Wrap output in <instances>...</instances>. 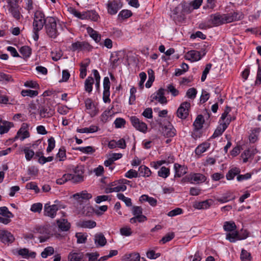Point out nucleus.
I'll return each instance as SVG.
<instances>
[{"mask_svg": "<svg viewBox=\"0 0 261 261\" xmlns=\"http://www.w3.org/2000/svg\"><path fill=\"white\" fill-rule=\"evenodd\" d=\"M164 91L165 90L163 88L159 89L156 92V95L154 94V95L152 96V99L158 100V101L162 104L166 103L167 100L166 97L164 96Z\"/></svg>", "mask_w": 261, "mask_h": 261, "instance_id": "20", "label": "nucleus"}, {"mask_svg": "<svg viewBox=\"0 0 261 261\" xmlns=\"http://www.w3.org/2000/svg\"><path fill=\"white\" fill-rule=\"evenodd\" d=\"M139 176H147L148 177L151 174V171L146 166L144 165H141L139 168Z\"/></svg>", "mask_w": 261, "mask_h": 261, "instance_id": "41", "label": "nucleus"}, {"mask_svg": "<svg viewBox=\"0 0 261 261\" xmlns=\"http://www.w3.org/2000/svg\"><path fill=\"white\" fill-rule=\"evenodd\" d=\"M61 208V205L58 204L49 205L46 203L44 205V215L54 218L56 216L57 212Z\"/></svg>", "mask_w": 261, "mask_h": 261, "instance_id": "7", "label": "nucleus"}, {"mask_svg": "<svg viewBox=\"0 0 261 261\" xmlns=\"http://www.w3.org/2000/svg\"><path fill=\"white\" fill-rule=\"evenodd\" d=\"M59 228L64 231H67L70 227V224L68 222L67 220L65 219L58 220L57 221Z\"/></svg>", "mask_w": 261, "mask_h": 261, "instance_id": "30", "label": "nucleus"}, {"mask_svg": "<svg viewBox=\"0 0 261 261\" xmlns=\"http://www.w3.org/2000/svg\"><path fill=\"white\" fill-rule=\"evenodd\" d=\"M19 51L24 58H28L31 55L32 49L28 46H23L20 48Z\"/></svg>", "mask_w": 261, "mask_h": 261, "instance_id": "43", "label": "nucleus"}, {"mask_svg": "<svg viewBox=\"0 0 261 261\" xmlns=\"http://www.w3.org/2000/svg\"><path fill=\"white\" fill-rule=\"evenodd\" d=\"M241 170L240 168L237 167H233L230 169L226 175V177L227 180H232L234 177L240 174Z\"/></svg>", "mask_w": 261, "mask_h": 261, "instance_id": "34", "label": "nucleus"}, {"mask_svg": "<svg viewBox=\"0 0 261 261\" xmlns=\"http://www.w3.org/2000/svg\"><path fill=\"white\" fill-rule=\"evenodd\" d=\"M94 241L95 244H97L100 246H103L107 243L106 239L102 233L95 234Z\"/></svg>", "mask_w": 261, "mask_h": 261, "instance_id": "33", "label": "nucleus"}, {"mask_svg": "<svg viewBox=\"0 0 261 261\" xmlns=\"http://www.w3.org/2000/svg\"><path fill=\"white\" fill-rule=\"evenodd\" d=\"M39 110L42 118L51 117L54 114V111L48 106H41L39 107Z\"/></svg>", "mask_w": 261, "mask_h": 261, "instance_id": "19", "label": "nucleus"}, {"mask_svg": "<svg viewBox=\"0 0 261 261\" xmlns=\"http://www.w3.org/2000/svg\"><path fill=\"white\" fill-rule=\"evenodd\" d=\"M188 179V181L191 184H193L195 182H196V184L203 182L206 179L205 176L204 175L200 173L190 174Z\"/></svg>", "mask_w": 261, "mask_h": 261, "instance_id": "16", "label": "nucleus"}, {"mask_svg": "<svg viewBox=\"0 0 261 261\" xmlns=\"http://www.w3.org/2000/svg\"><path fill=\"white\" fill-rule=\"evenodd\" d=\"M87 31L89 36L95 41V42L98 43L100 42L101 40V35L98 34L97 31L89 27L87 28Z\"/></svg>", "mask_w": 261, "mask_h": 261, "instance_id": "26", "label": "nucleus"}, {"mask_svg": "<svg viewBox=\"0 0 261 261\" xmlns=\"http://www.w3.org/2000/svg\"><path fill=\"white\" fill-rule=\"evenodd\" d=\"M55 250L53 247L48 246L46 247L41 252V256L42 258H46L48 256H50L54 253Z\"/></svg>", "mask_w": 261, "mask_h": 261, "instance_id": "45", "label": "nucleus"}, {"mask_svg": "<svg viewBox=\"0 0 261 261\" xmlns=\"http://www.w3.org/2000/svg\"><path fill=\"white\" fill-rule=\"evenodd\" d=\"M132 15V13L130 10H123L121 11L119 14V16L122 18H127Z\"/></svg>", "mask_w": 261, "mask_h": 261, "instance_id": "63", "label": "nucleus"}, {"mask_svg": "<svg viewBox=\"0 0 261 261\" xmlns=\"http://www.w3.org/2000/svg\"><path fill=\"white\" fill-rule=\"evenodd\" d=\"M117 198L124 202L127 206H131L132 205V200L130 198L126 197L122 193H118L117 194Z\"/></svg>", "mask_w": 261, "mask_h": 261, "instance_id": "51", "label": "nucleus"}, {"mask_svg": "<svg viewBox=\"0 0 261 261\" xmlns=\"http://www.w3.org/2000/svg\"><path fill=\"white\" fill-rule=\"evenodd\" d=\"M226 16V23H230L234 21L241 20L243 18V14L241 12H233L232 13L225 14Z\"/></svg>", "mask_w": 261, "mask_h": 261, "instance_id": "18", "label": "nucleus"}, {"mask_svg": "<svg viewBox=\"0 0 261 261\" xmlns=\"http://www.w3.org/2000/svg\"><path fill=\"white\" fill-rule=\"evenodd\" d=\"M77 225L82 228H93L96 226V223L94 221L89 220H81L77 222Z\"/></svg>", "mask_w": 261, "mask_h": 261, "instance_id": "22", "label": "nucleus"}, {"mask_svg": "<svg viewBox=\"0 0 261 261\" xmlns=\"http://www.w3.org/2000/svg\"><path fill=\"white\" fill-rule=\"evenodd\" d=\"M174 169L175 170V177H180L187 172V168L177 163L174 165Z\"/></svg>", "mask_w": 261, "mask_h": 261, "instance_id": "21", "label": "nucleus"}, {"mask_svg": "<svg viewBox=\"0 0 261 261\" xmlns=\"http://www.w3.org/2000/svg\"><path fill=\"white\" fill-rule=\"evenodd\" d=\"M22 151L25 153V158L27 161H30L35 154L34 151L29 147H24Z\"/></svg>", "mask_w": 261, "mask_h": 261, "instance_id": "48", "label": "nucleus"}, {"mask_svg": "<svg viewBox=\"0 0 261 261\" xmlns=\"http://www.w3.org/2000/svg\"><path fill=\"white\" fill-rule=\"evenodd\" d=\"M29 124L27 123H23L21 127L17 133L15 137V140L20 138L21 141L30 137V133L28 131Z\"/></svg>", "mask_w": 261, "mask_h": 261, "instance_id": "10", "label": "nucleus"}, {"mask_svg": "<svg viewBox=\"0 0 261 261\" xmlns=\"http://www.w3.org/2000/svg\"><path fill=\"white\" fill-rule=\"evenodd\" d=\"M234 198V197H232V193L229 191L224 194L221 197L217 198L216 200L221 203H225Z\"/></svg>", "mask_w": 261, "mask_h": 261, "instance_id": "37", "label": "nucleus"}, {"mask_svg": "<svg viewBox=\"0 0 261 261\" xmlns=\"http://www.w3.org/2000/svg\"><path fill=\"white\" fill-rule=\"evenodd\" d=\"M85 103L86 108L87 110H92L94 109L93 111H92V113L90 115L92 116H95L97 114V111L96 110L94 104L92 102V100L91 98H87L85 100Z\"/></svg>", "mask_w": 261, "mask_h": 261, "instance_id": "32", "label": "nucleus"}, {"mask_svg": "<svg viewBox=\"0 0 261 261\" xmlns=\"http://www.w3.org/2000/svg\"><path fill=\"white\" fill-rule=\"evenodd\" d=\"M190 107L189 102L185 101L181 103L177 110V116L182 119H186L189 115Z\"/></svg>", "mask_w": 261, "mask_h": 261, "instance_id": "6", "label": "nucleus"}, {"mask_svg": "<svg viewBox=\"0 0 261 261\" xmlns=\"http://www.w3.org/2000/svg\"><path fill=\"white\" fill-rule=\"evenodd\" d=\"M211 200H206L200 202H195L193 204V207L196 209H207L209 208L211 203L209 202Z\"/></svg>", "mask_w": 261, "mask_h": 261, "instance_id": "28", "label": "nucleus"}, {"mask_svg": "<svg viewBox=\"0 0 261 261\" xmlns=\"http://www.w3.org/2000/svg\"><path fill=\"white\" fill-rule=\"evenodd\" d=\"M73 174H65L61 178L57 180L56 183L58 185H62L67 181L68 180H72Z\"/></svg>", "mask_w": 261, "mask_h": 261, "instance_id": "44", "label": "nucleus"}, {"mask_svg": "<svg viewBox=\"0 0 261 261\" xmlns=\"http://www.w3.org/2000/svg\"><path fill=\"white\" fill-rule=\"evenodd\" d=\"M42 209V204L41 203L33 204L31 207V211L35 213H40Z\"/></svg>", "mask_w": 261, "mask_h": 261, "instance_id": "60", "label": "nucleus"}, {"mask_svg": "<svg viewBox=\"0 0 261 261\" xmlns=\"http://www.w3.org/2000/svg\"><path fill=\"white\" fill-rule=\"evenodd\" d=\"M123 259L124 261H139L140 260V256L139 253L133 252L124 255Z\"/></svg>", "mask_w": 261, "mask_h": 261, "instance_id": "31", "label": "nucleus"}, {"mask_svg": "<svg viewBox=\"0 0 261 261\" xmlns=\"http://www.w3.org/2000/svg\"><path fill=\"white\" fill-rule=\"evenodd\" d=\"M230 122V120H228V119H227L223 123L220 124L215 129L212 137L215 138L221 136L227 128Z\"/></svg>", "mask_w": 261, "mask_h": 261, "instance_id": "17", "label": "nucleus"}, {"mask_svg": "<svg viewBox=\"0 0 261 261\" xmlns=\"http://www.w3.org/2000/svg\"><path fill=\"white\" fill-rule=\"evenodd\" d=\"M103 92L102 99L105 103L110 102V82L108 77H105L103 79Z\"/></svg>", "mask_w": 261, "mask_h": 261, "instance_id": "9", "label": "nucleus"}, {"mask_svg": "<svg viewBox=\"0 0 261 261\" xmlns=\"http://www.w3.org/2000/svg\"><path fill=\"white\" fill-rule=\"evenodd\" d=\"M94 83V79L91 76H89L85 81V89L88 93H90L93 88Z\"/></svg>", "mask_w": 261, "mask_h": 261, "instance_id": "39", "label": "nucleus"}, {"mask_svg": "<svg viewBox=\"0 0 261 261\" xmlns=\"http://www.w3.org/2000/svg\"><path fill=\"white\" fill-rule=\"evenodd\" d=\"M76 150L86 153H92L95 151V149L91 146L79 147L76 148Z\"/></svg>", "mask_w": 261, "mask_h": 261, "instance_id": "61", "label": "nucleus"}, {"mask_svg": "<svg viewBox=\"0 0 261 261\" xmlns=\"http://www.w3.org/2000/svg\"><path fill=\"white\" fill-rule=\"evenodd\" d=\"M8 11L11 13L13 17L17 20H19L21 17H22L18 10V6L10 7L8 8Z\"/></svg>", "mask_w": 261, "mask_h": 261, "instance_id": "36", "label": "nucleus"}, {"mask_svg": "<svg viewBox=\"0 0 261 261\" xmlns=\"http://www.w3.org/2000/svg\"><path fill=\"white\" fill-rule=\"evenodd\" d=\"M204 121L203 116L202 115H199L195 120L193 125L195 128L198 130L202 127Z\"/></svg>", "mask_w": 261, "mask_h": 261, "instance_id": "42", "label": "nucleus"}, {"mask_svg": "<svg viewBox=\"0 0 261 261\" xmlns=\"http://www.w3.org/2000/svg\"><path fill=\"white\" fill-rule=\"evenodd\" d=\"M88 62L86 63H81V68H80V77L81 79H84L87 75V67L89 66L90 60L89 59H87L86 60Z\"/></svg>", "mask_w": 261, "mask_h": 261, "instance_id": "40", "label": "nucleus"}, {"mask_svg": "<svg viewBox=\"0 0 261 261\" xmlns=\"http://www.w3.org/2000/svg\"><path fill=\"white\" fill-rule=\"evenodd\" d=\"M170 174V169L165 167H162L158 171V175L163 178L167 177Z\"/></svg>", "mask_w": 261, "mask_h": 261, "instance_id": "52", "label": "nucleus"}, {"mask_svg": "<svg viewBox=\"0 0 261 261\" xmlns=\"http://www.w3.org/2000/svg\"><path fill=\"white\" fill-rule=\"evenodd\" d=\"M57 156L59 158L60 161H63L66 158V150L64 147H61L59 149V152L57 154Z\"/></svg>", "mask_w": 261, "mask_h": 261, "instance_id": "59", "label": "nucleus"}, {"mask_svg": "<svg viewBox=\"0 0 261 261\" xmlns=\"http://www.w3.org/2000/svg\"><path fill=\"white\" fill-rule=\"evenodd\" d=\"M205 54V50H203L202 56H204ZM201 57L202 56L200 53L194 50L189 51L186 55V59L191 60L192 62L198 61L201 59Z\"/></svg>", "mask_w": 261, "mask_h": 261, "instance_id": "14", "label": "nucleus"}, {"mask_svg": "<svg viewBox=\"0 0 261 261\" xmlns=\"http://www.w3.org/2000/svg\"><path fill=\"white\" fill-rule=\"evenodd\" d=\"M174 233L173 232L167 233L162 239L160 240V243L162 244H165L167 242H169L174 238Z\"/></svg>", "mask_w": 261, "mask_h": 261, "instance_id": "54", "label": "nucleus"}, {"mask_svg": "<svg viewBox=\"0 0 261 261\" xmlns=\"http://www.w3.org/2000/svg\"><path fill=\"white\" fill-rule=\"evenodd\" d=\"M0 215L5 217H13L14 215L6 206L0 207Z\"/></svg>", "mask_w": 261, "mask_h": 261, "instance_id": "50", "label": "nucleus"}, {"mask_svg": "<svg viewBox=\"0 0 261 261\" xmlns=\"http://www.w3.org/2000/svg\"><path fill=\"white\" fill-rule=\"evenodd\" d=\"M21 94L23 96H30L33 97L37 96L38 94V92L36 90H23L21 92Z\"/></svg>", "mask_w": 261, "mask_h": 261, "instance_id": "47", "label": "nucleus"}, {"mask_svg": "<svg viewBox=\"0 0 261 261\" xmlns=\"http://www.w3.org/2000/svg\"><path fill=\"white\" fill-rule=\"evenodd\" d=\"M92 195L87 193L86 191H83L81 193H77L73 195V197L81 202L83 199L89 200L92 198Z\"/></svg>", "mask_w": 261, "mask_h": 261, "instance_id": "23", "label": "nucleus"}, {"mask_svg": "<svg viewBox=\"0 0 261 261\" xmlns=\"http://www.w3.org/2000/svg\"><path fill=\"white\" fill-rule=\"evenodd\" d=\"M236 225L233 221H226L224 223L223 229L226 231L231 232L236 231Z\"/></svg>", "mask_w": 261, "mask_h": 261, "instance_id": "38", "label": "nucleus"}, {"mask_svg": "<svg viewBox=\"0 0 261 261\" xmlns=\"http://www.w3.org/2000/svg\"><path fill=\"white\" fill-rule=\"evenodd\" d=\"M74 172L76 175L73 174V182L77 183L83 181L84 176L83 174L84 173V167L83 165H77L74 168Z\"/></svg>", "mask_w": 261, "mask_h": 261, "instance_id": "11", "label": "nucleus"}, {"mask_svg": "<svg viewBox=\"0 0 261 261\" xmlns=\"http://www.w3.org/2000/svg\"><path fill=\"white\" fill-rule=\"evenodd\" d=\"M48 147L46 149V151L49 153L55 147V140L54 137H51L48 140Z\"/></svg>", "mask_w": 261, "mask_h": 261, "instance_id": "55", "label": "nucleus"}, {"mask_svg": "<svg viewBox=\"0 0 261 261\" xmlns=\"http://www.w3.org/2000/svg\"><path fill=\"white\" fill-rule=\"evenodd\" d=\"M18 253L19 255L26 258H28L29 257L34 258L35 257L36 255V253L35 252H29V249L27 248L19 249L18 251Z\"/></svg>", "mask_w": 261, "mask_h": 261, "instance_id": "29", "label": "nucleus"}, {"mask_svg": "<svg viewBox=\"0 0 261 261\" xmlns=\"http://www.w3.org/2000/svg\"><path fill=\"white\" fill-rule=\"evenodd\" d=\"M210 97V94L205 90H202V94L200 96V102L204 103Z\"/></svg>", "mask_w": 261, "mask_h": 261, "instance_id": "62", "label": "nucleus"}, {"mask_svg": "<svg viewBox=\"0 0 261 261\" xmlns=\"http://www.w3.org/2000/svg\"><path fill=\"white\" fill-rule=\"evenodd\" d=\"M14 239L11 232L6 230H0V240L3 243H12Z\"/></svg>", "mask_w": 261, "mask_h": 261, "instance_id": "13", "label": "nucleus"}, {"mask_svg": "<svg viewBox=\"0 0 261 261\" xmlns=\"http://www.w3.org/2000/svg\"><path fill=\"white\" fill-rule=\"evenodd\" d=\"M46 33L51 38H56L58 35L56 19L54 17H46V23L44 25Z\"/></svg>", "mask_w": 261, "mask_h": 261, "instance_id": "3", "label": "nucleus"}, {"mask_svg": "<svg viewBox=\"0 0 261 261\" xmlns=\"http://www.w3.org/2000/svg\"><path fill=\"white\" fill-rule=\"evenodd\" d=\"M51 55L53 60L57 61L61 59L63 54L61 50H54L51 52Z\"/></svg>", "mask_w": 261, "mask_h": 261, "instance_id": "57", "label": "nucleus"}, {"mask_svg": "<svg viewBox=\"0 0 261 261\" xmlns=\"http://www.w3.org/2000/svg\"><path fill=\"white\" fill-rule=\"evenodd\" d=\"M191 8L189 4L183 2L176 7L172 11L174 19L183 20L186 14L191 13Z\"/></svg>", "mask_w": 261, "mask_h": 261, "instance_id": "2", "label": "nucleus"}, {"mask_svg": "<svg viewBox=\"0 0 261 261\" xmlns=\"http://www.w3.org/2000/svg\"><path fill=\"white\" fill-rule=\"evenodd\" d=\"M197 90L194 88H191L189 89L186 93V96L192 99H194L197 94Z\"/></svg>", "mask_w": 261, "mask_h": 261, "instance_id": "58", "label": "nucleus"}, {"mask_svg": "<svg viewBox=\"0 0 261 261\" xmlns=\"http://www.w3.org/2000/svg\"><path fill=\"white\" fill-rule=\"evenodd\" d=\"M34 232L41 235L39 237L40 243L46 241L51 236H53V233L50 231L49 227L47 226L37 227L35 228Z\"/></svg>", "mask_w": 261, "mask_h": 261, "instance_id": "4", "label": "nucleus"}, {"mask_svg": "<svg viewBox=\"0 0 261 261\" xmlns=\"http://www.w3.org/2000/svg\"><path fill=\"white\" fill-rule=\"evenodd\" d=\"M13 126L12 122L7 121L5 120L0 121V134H4L7 133L10 128Z\"/></svg>", "mask_w": 261, "mask_h": 261, "instance_id": "24", "label": "nucleus"}, {"mask_svg": "<svg viewBox=\"0 0 261 261\" xmlns=\"http://www.w3.org/2000/svg\"><path fill=\"white\" fill-rule=\"evenodd\" d=\"M46 23L45 15L41 11H36L34 13L33 22V39L37 41L39 39V32L41 31Z\"/></svg>", "mask_w": 261, "mask_h": 261, "instance_id": "1", "label": "nucleus"}, {"mask_svg": "<svg viewBox=\"0 0 261 261\" xmlns=\"http://www.w3.org/2000/svg\"><path fill=\"white\" fill-rule=\"evenodd\" d=\"M120 232L122 236L128 237L132 234V231L130 227L125 226L120 229Z\"/></svg>", "mask_w": 261, "mask_h": 261, "instance_id": "56", "label": "nucleus"}, {"mask_svg": "<svg viewBox=\"0 0 261 261\" xmlns=\"http://www.w3.org/2000/svg\"><path fill=\"white\" fill-rule=\"evenodd\" d=\"M82 252H70L68 256L69 261H84Z\"/></svg>", "mask_w": 261, "mask_h": 261, "instance_id": "27", "label": "nucleus"}, {"mask_svg": "<svg viewBox=\"0 0 261 261\" xmlns=\"http://www.w3.org/2000/svg\"><path fill=\"white\" fill-rule=\"evenodd\" d=\"M88 19L94 21H96L99 18V16L95 10H90L87 11Z\"/></svg>", "mask_w": 261, "mask_h": 261, "instance_id": "49", "label": "nucleus"}, {"mask_svg": "<svg viewBox=\"0 0 261 261\" xmlns=\"http://www.w3.org/2000/svg\"><path fill=\"white\" fill-rule=\"evenodd\" d=\"M247 236L243 238H241L237 231H233L226 234V239L229 240L230 242H235L237 240H242L245 239Z\"/></svg>", "mask_w": 261, "mask_h": 261, "instance_id": "25", "label": "nucleus"}, {"mask_svg": "<svg viewBox=\"0 0 261 261\" xmlns=\"http://www.w3.org/2000/svg\"><path fill=\"white\" fill-rule=\"evenodd\" d=\"M110 60L113 68H115L120 64V58L118 53L112 54Z\"/></svg>", "mask_w": 261, "mask_h": 261, "instance_id": "46", "label": "nucleus"}, {"mask_svg": "<svg viewBox=\"0 0 261 261\" xmlns=\"http://www.w3.org/2000/svg\"><path fill=\"white\" fill-rule=\"evenodd\" d=\"M225 17V14L221 15L219 13H216L211 16V20L214 25L219 26L226 23Z\"/></svg>", "mask_w": 261, "mask_h": 261, "instance_id": "12", "label": "nucleus"}, {"mask_svg": "<svg viewBox=\"0 0 261 261\" xmlns=\"http://www.w3.org/2000/svg\"><path fill=\"white\" fill-rule=\"evenodd\" d=\"M164 134L167 137H173L176 135V130L172 125H169L164 127Z\"/></svg>", "mask_w": 261, "mask_h": 261, "instance_id": "35", "label": "nucleus"}, {"mask_svg": "<svg viewBox=\"0 0 261 261\" xmlns=\"http://www.w3.org/2000/svg\"><path fill=\"white\" fill-rule=\"evenodd\" d=\"M75 237L77 238V243L79 244L85 243L87 240V236L82 232L76 233Z\"/></svg>", "mask_w": 261, "mask_h": 261, "instance_id": "53", "label": "nucleus"}, {"mask_svg": "<svg viewBox=\"0 0 261 261\" xmlns=\"http://www.w3.org/2000/svg\"><path fill=\"white\" fill-rule=\"evenodd\" d=\"M86 255L88 257V261H97V258L99 256V254L97 252L87 253Z\"/></svg>", "mask_w": 261, "mask_h": 261, "instance_id": "64", "label": "nucleus"}, {"mask_svg": "<svg viewBox=\"0 0 261 261\" xmlns=\"http://www.w3.org/2000/svg\"><path fill=\"white\" fill-rule=\"evenodd\" d=\"M257 152V149L254 147H250L244 150L241 154L243 163H246L249 159H252Z\"/></svg>", "mask_w": 261, "mask_h": 261, "instance_id": "15", "label": "nucleus"}, {"mask_svg": "<svg viewBox=\"0 0 261 261\" xmlns=\"http://www.w3.org/2000/svg\"><path fill=\"white\" fill-rule=\"evenodd\" d=\"M130 121L133 126L138 130L143 133H145L147 131V124L140 120L137 117L132 116L130 118Z\"/></svg>", "mask_w": 261, "mask_h": 261, "instance_id": "8", "label": "nucleus"}, {"mask_svg": "<svg viewBox=\"0 0 261 261\" xmlns=\"http://www.w3.org/2000/svg\"><path fill=\"white\" fill-rule=\"evenodd\" d=\"M122 7L120 0H109L107 4L108 13L110 15L116 14Z\"/></svg>", "mask_w": 261, "mask_h": 261, "instance_id": "5", "label": "nucleus"}]
</instances>
